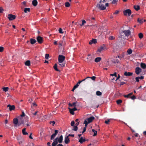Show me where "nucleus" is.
<instances>
[{
	"label": "nucleus",
	"mask_w": 146,
	"mask_h": 146,
	"mask_svg": "<svg viewBox=\"0 0 146 146\" xmlns=\"http://www.w3.org/2000/svg\"><path fill=\"white\" fill-rule=\"evenodd\" d=\"M110 122V120L108 119V120H105V123L106 124H109V123Z\"/></svg>",
	"instance_id": "nucleus-50"
},
{
	"label": "nucleus",
	"mask_w": 146,
	"mask_h": 146,
	"mask_svg": "<svg viewBox=\"0 0 146 146\" xmlns=\"http://www.w3.org/2000/svg\"><path fill=\"white\" fill-rule=\"evenodd\" d=\"M116 102L117 104H119L122 102V101L121 100H119L117 101Z\"/></svg>",
	"instance_id": "nucleus-43"
},
{
	"label": "nucleus",
	"mask_w": 146,
	"mask_h": 146,
	"mask_svg": "<svg viewBox=\"0 0 146 146\" xmlns=\"http://www.w3.org/2000/svg\"><path fill=\"white\" fill-rule=\"evenodd\" d=\"M97 42V40L96 39H92V40H91L90 42H89V44H92L93 43L95 44Z\"/></svg>",
	"instance_id": "nucleus-19"
},
{
	"label": "nucleus",
	"mask_w": 146,
	"mask_h": 146,
	"mask_svg": "<svg viewBox=\"0 0 146 146\" xmlns=\"http://www.w3.org/2000/svg\"><path fill=\"white\" fill-rule=\"evenodd\" d=\"M132 100L135 99L136 98V97L135 96H133L130 97Z\"/></svg>",
	"instance_id": "nucleus-59"
},
{
	"label": "nucleus",
	"mask_w": 146,
	"mask_h": 146,
	"mask_svg": "<svg viewBox=\"0 0 146 146\" xmlns=\"http://www.w3.org/2000/svg\"><path fill=\"white\" fill-rule=\"evenodd\" d=\"M63 139V137L62 135H61L59 138L57 139V141L60 143H61L62 142Z\"/></svg>",
	"instance_id": "nucleus-16"
},
{
	"label": "nucleus",
	"mask_w": 146,
	"mask_h": 146,
	"mask_svg": "<svg viewBox=\"0 0 146 146\" xmlns=\"http://www.w3.org/2000/svg\"><path fill=\"white\" fill-rule=\"evenodd\" d=\"M3 9L2 7H0V13H2L3 12Z\"/></svg>",
	"instance_id": "nucleus-56"
},
{
	"label": "nucleus",
	"mask_w": 146,
	"mask_h": 146,
	"mask_svg": "<svg viewBox=\"0 0 146 146\" xmlns=\"http://www.w3.org/2000/svg\"><path fill=\"white\" fill-rule=\"evenodd\" d=\"M72 109V110H73V111H76L77 110L76 108L75 107H74Z\"/></svg>",
	"instance_id": "nucleus-64"
},
{
	"label": "nucleus",
	"mask_w": 146,
	"mask_h": 146,
	"mask_svg": "<svg viewBox=\"0 0 146 146\" xmlns=\"http://www.w3.org/2000/svg\"><path fill=\"white\" fill-rule=\"evenodd\" d=\"M132 52H133L132 50L130 48L129 49H128V50L127 51V54L128 55L131 54H132Z\"/></svg>",
	"instance_id": "nucleus-25"
},
{
	"label": "nucleus",
	"mask_w": 146,
	"mask_h": 146,
	"mask_svg": "<svg viewBox=\"0 0 146 146\" xmlns=\"http://www.w3.org/2000/svg\"><path fill=\"white\" fill-rule=\"evenodd\" d=\"M25 65L29 66L30 65V60H27L25 63Z\"/></svg>",
	"instance_id": "nucleus-28"
},
{
	"label": "nucleus",
	"mask_w": 146,
	"mask_h": 146,
	"mask_svg": "<svg viewBox=\"0 0 146 146\" xmlns=\"http://www.w3.org/2000/svg\"><path fill=\"white\" fill-rule=\"evenodd\" d=\"M86 23V21L85 20H83L82 21V24L80 25V26H83L84 24Z\"/></svg>",
	"instance_id": "nucleus-52"
},
{
	"label": "nucleus",
	"mask_w": 146,
	"mask_h": 146,
	"mask_svg": "<svg viewBox=\"0 0 146 146\" xmlns=\"http://www.w3.org/2000/svg\"><path fill=\"white\" fill-rule=\"evenodd\" d=\"M70 141V140L68 136H67L66 137H65V140H64V142L66 144H67L69 143Z\"/></svg>",
	"instance_id": "nucleus-14"
},
{
	"label": "nucleus",
	"mask_w": 146,
	"mask_h": 146,
	"mask_svg": "<svg viewBox=\"0 0 146 146\" xmlns=\"http://www.w3.org/2000/svg\"><path fill=\"white\" fill-rule=\"evenodd\" d=\"M94 119V117L93 116H92V117H90L85 119V121H86L87 122L89 123L91 122H92L93 120Z\"/></svg>",
	"instance_id": "nucleus-6"
},
{
	"label": "nucleus",
	"mask_w": 146,
	"mask_h": 146,
	"mask_svg": "<svg viewBox=\"0 0 146 146\" xmlns=\"http://www.w3.org/2000/svg\"><path fill=\"white\" fill-rule=\"evenodd\" d=\"M65 64L63 63V62L62 63H60L59 65L62 67H64L65 66Z\"/></svg>",
	"instance_id": "nucleus-49"
},
{
	"label": "nucleus",
	"mask_w": 146,
	"mask_h": 146,
	"mask_svg": "<svg viewBox=\"0 0 146 146\" xmlns=\"http://www.w3.org/2000/svg\"><path fill=\"white\" fill-rule=\"evenodd\" d=\"M18 125L19 126L24 123V121L22 118L20 117L18 119Z\"/></svg>",
	"instance_id": "nucleus-12"
},
{
	"label": "nucleus",
	"mask_w": 146,
	"mask_h": 146,
	"mask_svg": "<svg viewBox=\"0 0 146 146\" xmlns=\"http://www.w3.org/2000/svg\"><path fill=\"white\" fill-rule=\"evenodd\" d=\"M88 123H87V122L86 121H84V124H85V127H86V128L87 126V125Z\"/></svg>",
	"instance_id": "nucleus-42"
},
{
	"label": "nucleus",
	"mask_w": 146,
	"mask_h": 146,
	"mask_svg": "<svg viewBox=\"0 0 146 146\" xmlns=\"http://www.w3.org/2000/svg\"><path fill=\"white\" fill-rule=\"evenodd\" d=\"M65 59V57L61 55H60L58 58V62L60 63H62Z\"/></svg>",
	"instance_id": "nucleus-3"
},
{
	"label": "nucleus",
	"mask_w": 146,
	"mask_h": 146,
	"mask_svg": "<svg viewBox=\"0 0 146 146\" xmlns=\"http://www.w3.org/2000/svg\"><path fill=\"white\" fill-rule=\"evenodd\" d=\"M77 102H73L72 104H71L69 103L68 105L70 107H72V106H74L75 107L76 106V103Z\"/></svg>",
	"instance_id": "nucleus-31"
},
{
	"label": "nucleus",
	"mask_w": 146,
	"mask_h": 146,
	"mask_svg": "<svg viewBox=\"0 0 146 146\" xmlns=\"http://www.w3.org/2000/svg\"><path fill=\"white\" fill-rule=\"evenodd\" d=\"M32 4L34 6H36L37 4V1L36 0H33L32 1Z\"/></svg>",
	"instance_id": "nucleus-22"
},
{
	"label": "nucleus",
	"mask_w": 146,
	"mask_h": 146,
	"mask_svg": "<svg viewBox=\"0 0 146 146\" xmlns=\"http://www.w3.org/2000/svg\"><path fill=\"white\" fill-rule=\"evenodd\" d=\"M9 89V88L8 87H4L3 88V90L5 92H6L8 91Z\"/></svg>",
	"instance_id": "nucleus-41"
},
{
	"label": "nucleus",
	"mask_w": 146,
	"mask_h": 146,
	"mask_svg": "<svg viewBox=\"0 0 146 146\" xmlns=\"http://www.w3.org/2000/svg\"><path fill=\"white\" fill-rule=\"evenodd\" d=\"M58 137L56 138L53 141V142L52 144V146H56L58 144L57 139Z\"/></svg>",
	"instance_id": "nucleus-13"
},
{
	"label": "nucleus",
	"mask_w": 146,
	"mask_h": 146,
	"mask_svg": "<svg viewBox=\"0 0 146 146\" xmlns=\"http://www.w3.org/2000/svg\"><path fill=\"white\" fill-rule=\"evenodd\" d=\"M68 136V137L69 136H71L72 137H74V134H69Z\"/></svg>",
	"instance_id": "nucleus-63"
},
{
	"label": "nucleus",
	"mask_w": 146,
	"mask_h": 146,
	"mask_svg": "<svg viewBox=\"0 0 146 146\" xmlns=\"http://www.w3.org/2000/svg\"><path fill=\"white\" fill-rule=\"evenodd\" d=\"M8 18L9 21H12L16 18V16L15 15L12 14H9Z\"/></svg>",
	"instance_id": "nucleus-5"
},
{
	"label": "nucleus",
	"mask_w": 146,
	"mask_h": 146,
	"mask_svg": "<svg viewBox=\"0 0 146 146\" xmlns=\"http://www.w3.org/2000/svg\"><path fill=\"white\" fill-rule=\"evenodd\" d=\"M96 7L100 10H103L106 9V6L104 4L101 3H98L96 5Z\"/></svg>",
	"instance_id": "nucleus-1"
},
{
	"label": "nucleus",
	"mask_w": 146,
	"mask_h": 146,
	"mask_svg": "<svg viewBox=\"0 0 146 146\" xmlns=\"http://www.w3.org/2000/svg\"><path fill=\"white\" fill-rule=\"evenodd\" d=\"M110 75L111 76H115V77H117V73L116 72H115L114 73V74H110Z\"/></svg>",
	"instance_id": "nucleus-46"
},
{
	"label": "nucleus",
	"mask_w": 146,
	"mask_h": 146,
	"mask_svg": "<svg viewBox=\"0 0 146 146\" xmlns=\"http://www.w3.org/2000/svg\"><path fill=\"white\" fill-rule=\"evenodd\" d=\"M36 39L38 42L39 44H41L43 42V38L40 36H38L36 38Z\"/></svg>",
	"instance_id": "nucleus-7"
},
{
	"label": "nucleus",
	"mask_w": 146,
	"mask_h": 146,
	"mask_svg": "<svg viewBox=\"0 0 146 146\" xmlns=\"http://www.w3.org/2000/svg\"><path fill=\"white\" fill-rule=\"evenodd\" d=\"M124 56V54H123L122 55H121L120 56H118V57L120 59H121L122 58H123Z\"/></svg>",
	"instance_id": "nucleus-44"
},
{
	"label": "nucleus",
	"mask_w": 146,
	"mask_h": 146,
	"mask_svg": "<svg viewBox=\"0 0 146 146\" xmlns=\"http://www.w3.org/2000/svg\"><path fill=\"white\" fill-rule=\"evenodd\" d=\"M7 107H9V110L10 111L14 110L15 108V106L14 105L11 106L10 105H7Z\"/></svg>",
	"instance_id": "nucleus-15"
},
{
	"label": "nucleus",
	"mask_w": 146,
	"mask_h": 146,
	"mask_svg": "<svg viewBox=\"0 0 146 146\" xmlns=\"http://www.w3.org/2000/svg\"><path fill=\"white\" fill-rule=\"evenodd\" d=\"M134 8L136 11H138L140 9V7L139 5H135Z\"/></svg>",
	"instance_id": "nucleus-29"
},
{
	"label": "nucleus",
	"mask_w": 146,
	"mask_h": 146,
	"mask_svg": "<svg viewBox=\"0 0 146 146\" xmlns=\"http://www.w3.org/2000/svg\"><path fill=\"white\" fill-rule=\"evenodd\" d=\"M53 67L55 70L58 72L60 71L57 68V64H54Z\"/></svg>",
	"instance_id": "nucleus-30"
},
{
	"label": "nucleus",
	"mask_w": 146,
	"mask_h": 146,
	"mask_svg": "<svg viewBox=\"0 0 146 146\" xmlns=\"http://www.w3.org/2000/svg\"><path fill=\"white\" fill-rule=\"evenodd\" d=\"M96 94L97 96H100L102 95V93L99 91H97L96 92Z\"/></svg>",
	"instance_id": "nucleus-35"
},
{
	"label": "nucleus",
	"mask_w": 146,
	"mask_h": 146,
	"mask_svg": "<svg viewBox=\"0 0 146 146\" xmlns=\"http://www.w3.org/2000/svg\"><path fill=\"white\" fill-rule=\"evenodd\" d=\"M105 48V46L104 45H103L100 47H99L97 51V52H99L100 53L102 51H103Z\"/></svg>",
	"instance_id": "nucleus-10"
},
{
	"label": "nucleus",
	"mask_w": 146,
	"mask_h": 146,
	"mask_svg": "<svg viewBox=\"0 0 146 146\" xmlns=\"http://www.w3.org/2000/svg\"><path fill=\"white\" fill-rule=\"evenodd\" d=\"M119 37L121 39H125L126 38V37L123 31L121 32L119 35Z\"/></svg>",
	"instance_id": "nucleus-4"
},
{
	"label": "nucleus",
	"mask_w": 146,
	"mask_h": 146,
	"mask_svg": "<svg viewBox=\"0 0 146 146\" xmlns=\"http://www.w3.org/2000/svg\"><path fill=\"white\" fill-rule=\"evenodd\" d=\"M133 92L129 93L127 95H124V97L125 98H130V97L132 95Z\"/></svg>",
	"instance_id": "nucleus-27"
},
{
	"label": "nucleus",
	"mask_w": 146,
	"mask_h": 146,
	"mask_svg": "<svg viewBox=\"0 0 146 146\" xmlns=\"http://www.w3.org/2000/svg\"><path fill=\"white\" fill-rule=\"evenodd\" d=\"M30 8H25L24 9V11L25 13H27V12H29L30 11Z\"/></svg>",
	"instance_id": "nucleus-34"
},
{
	"label": "nucleus",
	"mask_w": 146,
	"mask_h": 146,
	"mask_svg": "<svg viewBox=\"0 0 146 146\" xmlns=\"http://www.w3.org/2000/svg\"><path fill=\"white\" fill-rule=\"evenodd\" d=\"M141 71L142 69L139 67H137L135 68V72L137 75L139 74Z\"/></svg>",
	"instance_id": "nucleus-11"
},
{
	"label": "nucleus",
	"mask_w": 146,
	"mask_h": 146,
	"mask_svg": "<svg viewBox=\"0 0 146 146\" xmlns=\"http://www.w3.org/2000/svg\"><path fill=\"white\" fill-rule=\"evenodd\" d=\"M92 131L94 133V135H93V136H95L96 135L97 131H95L94 129H92Z\"/></svg>",
	"instance_id": "nucleus-38"
},
{
	"label": "nucleus",
	"mask_w": 146,
	"mask_h": 146,
	"mask_svg": "<svg viewBox=\"0 0 146 146\" xmlns=\"http://www.w3.org/2000/svg\"><path fill=\"white\" fill-rule=\"evenodd\" d=\"M118 1V0H113L112 2V4H117Z\"/></svg>",
	"instance_id": "nucleus-45"
},
{
	"label": "nucleus",
	"mask_w": 146,
	"mask_h": 146,
	"mask_svg": "<svg viewBox=\"0 0 146 146\" xmlns=\"http://www.w3.org/2000/svg\"><path fill=\"white\" fill-rule=\"evenodd\" d=\"M139 37L140 38H142L143 37V34L141 33H139Z\"/></svg>",
	"instance_id": "nucleus-40"
},
{
	"label": "nucleus",
	"mask_w": 146,
	"mask_h": 146,
	"mask_svg": "<svg viewBox=\"0 0 146 146\" xmlns=\"http://www.w3.org/2000/svg\"><path fill=\"white\" fill-rule=\"evenodd\" d=\"M115 37L113 36H110L109 37V39L110 40H112L114 39Z\"/></svg>",
	"instance_id": "nucleus-57"
},
{
	"label": "nucleus",
	"mask_w": 146,
	"mask_h": 146,
	"mask_svg": "<svg viewBox=\"0 0 146 146\" xmlns=\"http://www.w3.org/2000/svg\"><path fill=\"white\" fill-rule=\"evenodd\" d=\"M65 5L66 7H69L70 6V3L68 2H66L65 3Z\"/></svg>",
	"instance_id": "nucleus-37"
},
{
	"label": "nucleus",
	"mask_w": 146,
	"mask_h": 146,
	"mask_svg": "<svg viewBox=\"0 0 146 146\" xmlns=\"http://www.w3.org/2000/svg\"><path fill=\"white\" fill-rule=\"evenodd\" d=\"M25 114L23 111H22V114L20 115V117L21 118L25 116Z\"/></svg>",
	"instance_id": "nucleus-48"
},
{
	"label": "nucleus",
	"mask_w": 146,
	"mask_h": 146,
	"mask_svg": "<svg viewBox=\"0 0 146 146\" xmlns=\"http://www.w3.org/2000/svg\"><path fill=\"white\" fill-rule=\"evenodd\" d=\"M59 33H63V32L62 31V29L61 28H60L59 30Z\"/></svg>",
	"instance_id": "nucleus-55"
},
{
	"label": "nucleus",
	"mask_w": 146,
	"mask_h": 146,
	"mask_svg": "<svg viewBox=\"0 0 146 146\" xmlns=\"http://www.w3.org/2000/svg\"><path fill=\"white\" fill-rule=\"evenodd\" d=\"M91 78L93 80H95L96 77L95 76H93L92 77H87L86 78Z\"/></svg>",
	"instance_id": "nucleus-39"
},
{
	"label": "nucleus",
	"mask_w": 146,
	"mask_h": 146,
	"mask_svg": "<svg viewBox=\"0 0 146 146\" xmlns=\"http://www.w3.org/2000/svg\"><path fill=\"white\" fill-rule=\"evenodd\" d=\"M72 130L75 131H77L78 129V127L76 125L73 126Z\"/></svg>",
	"instance_id": "nucleus-32"
},
{
	"label": "nucleus",
	"mask_w": 146,
	"mask_h": 146,
	"mask_svg": "<svg viewBox=\"0 0 146 146\" xmlns=\"http://www.w3.org/2000/svg\"><path fill=\"white\" fill-rule=\"evenodd\" d=\"M123 31L126 37H128L131 34V32L129 30H125Z\"/></svg>",
	"instance_id": "nucleus-8"
},
{
	"label": "nucleus",
	"mask_w": 146,
	"mask_h": 146,
	"mask_svg": "<svg viewBox=\"0 0 146 146\" xmlns=\"http://www.w3.org/2000/svg\"><path fill=\"white\" fill-rule=\"evenodd\" d=\"M55 122L54 121H50V122H49V123L50 124H51V123H52V126H54V124H55Z\"/></svg>",
	"instance_id": "nucleus-53"
},
{
	"label": "nucleus",
	"mask_w": 146,
	"mask_h": 146,
	"mask_svg": "<svg viewBox=\"0 0 146 146\" xmlns=\"http://www.w3.org/2000/svg\"><path fill=\"white\" fill-rule=\"evenodd\" d=\"M123 13L125 16H130L131 13V11L130 9H127L123 11Z\"/></svg>",
	"instance_id": "nucleus-2"
},
{
	"label": "nucleus",
	"mask_w": 146,
	"mask_h": 146,
	"mask_svg": "<svg viewBox=\"0 0 146 146\" xmlns=\"http://www.w3.org/2000/svg\"><path fill=\"white\" fill-rule=\"evenodd\" d=\"M69 110L71 114L72 115H74V111H73V110H72V109L69 108Z\"/></svg>",
	"instance_id": "nucleus-36"
},
{
	"label": "nucleus",
	"mask_w": 146,
	"mask_h": 146,
	"mask_svg": "<svg viewBox=\"0 0 146 146\" xmlns=\"http://www.w3.org/2000/svg\"><path fill=\"white\" fill-rule=\"evenodd\" d=\"M133 74L132 72H127L126 71L125 72L124 75L126 76H132Z\"/></svg>",
	"instance_id": "nucleus-17"
},
{
	"label": "nucleus",
	"mask_w": 146,
	"mask_h": 146,
	"mask_svg": "<svg viewBox=\"0 0 146 146\" xmlns=\"http://www.w3.org/2000/svg\"><path fill=\"white\" fill-rule=\"evenodd\" d=\"M38 112V111H36L34 113H32V114L34 116L36 115Z\"/></svg>",
	"instance_id": "nucleus-61"
},
{
	"label": "nucleus",
	"mask_w": 146,
	"mask_h": 146,
	"mask_svg": "<svg viewBox=\"0 0 146 146\" xmlns=\"http://www.w3.org/2000/svg\"><path fill=\"white\" fill-rule=\"evenodd\" d=\"M140 66L143 69H145L146 68V64L145 63H141L140 64Z\"/></svg>",
	"instance_id": "nucleus-21"
},
{
	"label": "nucleus",
	"mask_w": 146,
	"mask_h": 146,
	"mask_svg": "<svg viewBox=\"0 0 146 146\" xmlns=\"http://www.w3.org/2000/svg\"><path fill=\"white\" fill-rule=\"evenodd\" d=\"M26 128H24L22 130V132L23 135H27L28 133L25 131Z\"/></svg>",
	"instance_id": "nucleus-24"
},
{
	"label": "nucleus",
	"mask_w": 146,
	"mask_h": 146,
	"mask_svg": "<svg viewBox=\"0 0 146 146\" xmlns=\"http://www.w3.org/2000/svg\"><path fill=\"white\" fill-rule=\"evenodd\" d=\"M54 131V133L52 134L51 136L50 139L51 140L53 139L58 133V130H55Z\"/></svg>",
	"instance_id": "nucleus-9"
},
{
	"label": "nucleus",
	"mask_w": 146,
	"mask_h": 146,
	"mask_svg": "<svg viewBox=\"0 0 146 146\" xmlns=\"http://www.w3.org/2000/svg\"><path fill=\"white\" fill-rule=\"evenodd\" d=\"M138 77L139 78V79H141V80H142V79H143L144 78V76H141L140 77L138 76Z\"/></svg>",
	"instance_id": "nucleus-60"
},
{
	"label": "nucleus",
	"mask_w": 146,
	"mask_h": 146,
	"mask_svg": "<svg viewBox=\"0 0 146 146\" xmlns=\"http://www.w3.org/2000/svg\"><path fill=\"white\" fill-rule=\"evenodd\" d=\"M75 123L74 121H72L70 123L71 125L72 126H73L75 124Z\"/></svg>",
	"instance_id": "nucleus-47"
},
{
	"label": "nucleus",
	"mask_w": 146,
	"mask_h": 146,
	"mask_svg": "<svg viewBox=\"0 0 146 146\" xmlns=\"http://www.w3.org/2000/svg\"><path fill=\"white\" fill-rule=\"evenodd\" d=\"M86 141V139H83L82 137H81L79 140V142L81 143H82L83 142H84Z\"/></svg>",
	"instance_id": "nucleus-20"
},
{
	"label": "nucleus",
	"mask_w": 146,
	"mask_h": 146,
	"mask_svg": "<svg viewBox=\"0 0 146 146\" xmlns=\"http://www.w3.org/2000/svg\"><path fill=\"white\" fill-rule=\"evenodd\" d=\"M135 80L137 82H139V78H138V77L135 78Z\"/></svg>",
	"instance_id": "nucleus-58"
},
{
	"label": "nucleus",
	"mask_w": 146,
	"mask_h": 146,
	"mask_svg": "<svg viewBox=\"0 0 146 146\" xmlns=\"http://www.w3.org/2000/svg\"><path fill=\"white\" fill-rule=\"evenodd\" d=\"M36 42L35 39L33 38L30 39V42L31 44H34Z\"/></svg>",
	"instance_id": "nucleus-23"
},
{
	"label": "nucleus",
	"mask_w": 146,
	"mask_h": 146,
	"mask_svg": "<svg viewBox=\"0 0 146 146\" xmlns=\"http://www.w3.org/2000/svg\"><path fill=\"white\" fill-rule=\"evenodd\" d=\"M13 122L15 125L16 126L17 125H18V123L19 122L18 119L16 118L14 119H13Z\"/></svg>",
	"instance_id": "nucleus-18"
},
{
	"label": "nucleus",
	"mask_w": 146,
	"mask_h": 146,
	"mask_svg": "<svg viewBox=\"0 0 146 146\" xmlns=\"http://www.w3.org/2000/svg\"><path fill=\"white\" fill-rule=\"evenodd\" d=\"M137 21L139 23H140L142 24L143 23V19L138 18L137 19Z\"/></svg>",
	"instance_id": "nucleus-33"
},
{
	"label": "nucleus",
	"mask_w": 146,
	"mask_h": 146,
	"mask_svg": "<svg viewBox=\"0 0 146 146\" xmlns=\"http://www.w3.org/2000/svg\"><path fill=\"white\" fill-rule=\"evenodd\" d=\"M101 57H98L96 58L95 60V61L96 62H100L101 60Z\"/></svg>",
	"instance_id": "nucleus-26"
},
{
	"label": "nucleus",
	"mask_w": 146,
	"mask_h": 146,
	"mask_svg": "<svg viewBox=\"0 0 146 146\" xmlns=\"http://www.w3.org/2000/svg\"><path fill=\"white\" fill-rule=\"evenodd\" d=\"M119 13V11L118 10H116L115 12L113 13L114 14H118Z\"/></svg>",
	"instance_id": "nucleus-62"
},
{
	"label": "nucleus",
	"mask_w": 146,
	"mask_h": 146,
	"mask_svg": "<svg viewBox=\"0 0 146 146\" xmlns=\"http://www.w3.org/2000/svg\"><path fill=\"white\" fill-rule=\"evenodd\" d=\"M49 54H45V58L46 59H48V57H49Z\"/></svg>",
	"instance_id": "nucleus-51"
},
{
	"label": "nucleus",
	"mask_w": 146,
	"mask_h": 146,
	"mask_svg": "<svg viewBox=\"0 0 146 146\" xmlns=\"http://www.w3.org/2000/svg\"><path fill=\"white\" fill-rule=\"evenodd\" d=\"M4 50V48L3 47H0V52H3Z\"/></svg>",
	"instance_id": "nucleus-54"
}]
</instances>
